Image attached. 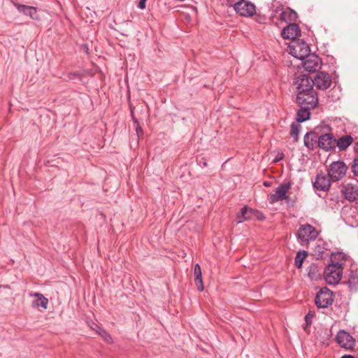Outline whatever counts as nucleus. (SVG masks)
<instances>
[{
  "label": "nucleus",
  "mask_w": 358,
  "mask_h": 358,
  "mask_svg": "<svg viewBox=\"0 0 358 358\" xmlns=\"http://www.w3.org/2000/svg\"><path fill=\"white\" fill-rule=\"evenodd\" d=\"M345 262V255L343 252H337L331 257V264L328 265L324 271L325 282L329 285H337L343 275V264Z\"/></svg>",
  "instance_id": "obj_1"
},
{
  "label": "nucleus",
  "mask_w": 358,
  "mask_h": 358,
  "mask_svg": "<svg viewBox=\"0 0 358 358\" xmlns=\"http://www.w3.org/2000/svg\"><path fill=\"white\" fill-rule=\"evenodd\" d=\"M236 13L244 17H251L256 13V7L252 3L245 0H227Z\"/></svg>",
  "instance_id": "obj_2"
},
{
  "label": "nucleus",
  "mask_w": 358,
  "mask_h": 358,
  "mask_svg": "<svg viewBox=\"0 0 358 358\" xmlns=\"http://www.w3.org/2000/svg\"><path fill=\"white\" fill-rule=\"evenodd\" d=\"M316 229L308 224L301 225L297 232V240L301 245H305L315 241L318 236Z\"/></svg>",
  "instance_id": "obj_3"
},
{
  "label": "nucleus",
  "mask_w": 358,
  "mask_h": 358,
  "mask_svg": "<svg viewBox=\"0 0 358 358\" xmlns=\"http://www.w3.org/2000/svg\"><path fill=\"white\" fill-rule=\"evenodd\" d=\"M310 48L308 45L302 40H293L288 45V52L293 57L303 60L310 54Z\"/></svg>",
  "instance_id": "obj_4"
},
{
  "label": "nucleus",
  "mask_w": 358,
  "mask_h": 358,
  "mask_svg": "<svg viewBox=\"0 0 358 358\" xmlns=\"http://www.w3.org/2000/svg\"><path fill=\"white\" fill-rule=\"evenodd\" d=\"M333 292L325 287L320 289L315 298V303L318 308H328L333 303Z\"/></svg>",
  "instance_id": "obj_5"
},
{
  "label": "nucleus",
  "mask_w": 358,
  "mask_h": 358,
  "mask_svg": "<svg viewBox=\"0 0 358 358\" xmlns=\"http://www.w3.org/2000/svg\"><path fill=\"white\" fill-rule=\"evenodd\" d=\"M296 100L301 106L311 109L315 108L318 102L317 93L314 90H309L306 93H298Z\"/></svg>",
  "instance_id": "obj_6"
},
{
  "label": "nucleus",
  "mask_w": 358,
  "mask_h": 358,
  "mask_svg": "<svg viewBox=\"0 0 358 358\" xmlns=\"http://www.w3.org/2000/svg\"><path fill=\"white\" fill-rule=\"evenodd\" d=\"M347 166L343 162H334L328 169V176L333 181H338L345 176Z\"/></svg>",
  "instance_id": "obj_7"
},
{
  "label": "nucleus",
  "mask_w": 358,
  "mask_h": 358,
  "mask_svg": "<svg viewBox=\"0 0 358 358\" xmlns=\"http://www.w3.org/2000/svg\"><path fill=\"white\" fill-rule=\"evenodd\" d=\"M291 185L289 182L280 184L275 188L274 193L268 196V200L270 203L273 204L279 201L287 200V193L290 189Z\"/></svg>",
  "instance_id": "obj_8"
},
{
  "label": "nucleus",
  "mask_w": 358,
  "mask_h": 358,
  "mask_svg": "<svg viewBox=\"0 0 358 358\" xmlns=\"http://www.w3.org/2000/svg\"><path fill=\"white\" fill-rule=\"evenodd\" d=\"M313 80L303 75L296 77L294 81L296 91L298 93H306L309 90H313Z\"/></svg>",
  "instance_id": "obj_9"
},
{
  "label": "nucleus",
  "mask_w": 358,
  "mask_h": 358,
  "mask_svg": "<svg viewBox=\"0 0 358 358\" xmlns=\"http://www.w3.org/2000/svg\"><path fill=\"white\" fill-rule=\"evenodd\" d=\"M303 60V67L308 72H315L321 67V60L315 54H309Z\"/></svg>",
  "instance_id": "obj_10"
},
{
  "label": "nucleus",
  "mask_w": 358,
  "mask_h": 358,
  "mask_svg": "<svg viewBox=\"0 0 358 358\" xmlns=\"http://www.w3.org/2000/svg\"><path fill=\"white\" fill-rule=\"evenodd\" d=\"M336 340L341 348L350 349L355 345V340L346 331L341 330L338 332Z\"/></svg>",
  "instance_id": "obj_11"
},
{
  "label": "nucleus",
  "mask_w": 358,
  "mask_h": 358,
  "mask_svg": "<svg viewBox=\"0 0 358 358\" xmlns=\"http://www.w3.org/2000/svg\"><path fill=\"white\" fill-rule=\"evenodd\" d=\"M314 85L319 90H326L331 85V78L325 72H320L313 80Z\"/></svg>",
  "instance_id": "obj_12"
},
{
  "label": "nucleus",
  "mask_w": 358,
  "mask_h": 358,
  "mask_svg": "<svg viewBox=\"0 0 358 358\" xmlns=\"http://www.w3.org/2000/svg\"><path fill=\"white\" fill-rule=\"evenodd\" d=\"M331 181L329 177L323 173H318L313 182V187L318 191H327L330 188Z\"/></svg>",
  "instance_id": "obj_13"
},
{
  "label": "nucleus",
  "mask_w": 358,
  "mask_h": 358,
  "mask_svg": "<svg viewBox=\"0 0 358 358\" xmlns=\"http://www.w3.org/2000/svg\"><path fill=\"white\" fill-rule=\"evenodd\" d=\"M336 138L331 134H325L319 136L318 147L326 151L335 147Z\"/></svg>",
  "instance_id": "obj_14"
},
{
  "label": "nucleus",
  "mask_w": 358,
  "mask_h": 358,
  "mask_svg": "<svg viewBox=\"0 0 358 358\" xmlns=\"http://www.w3.org/2000/svg\"><path fill=\"white\" fill-rule=\"evenodd\" d=\"M341 192L347 200L354 201L358 199V185L346 184L342 187Z\"/></svg>",
  "instance_id": "obj_15"
},
{
  "label": "nucleus",
  "mask_w": 358,
  "mask_h": 358,
  "mask_svg": "<svg viewBox=\"0 0 358 358\" xmlns=\"http://www.w3.org/2000/svg\"><path fill=\"white\" fill-rule=\"evenodd\" d=\"M299 27L295 23H290L282 31V36L285 39L296 40V38L300 34Z\"/></svg>",
  "instance_id": "obj_16"
},
{
  "label": "nucleus",
  "mask_w": 358,
  "mask_h": 358,
  "mask_svg": "<svg viewBox=\"0 0 358 358\" xmlns=\"http://www.w3.org/2000/svg\"><path fill=\"white\" fill-rule=\"evenodd\" d=\"M29 296L31 297H34L35 300L32 301L31 306L33 308H42L43 309H47L48 304V299L45 297L41 293H29Z\"/></svg>",
  "instance_id": "obj_17"
},
{
  "label": "nucleus",
  "mask_w": 358,
  "mask_h": 358,
  "mask_svg": "<svg viewBox=\"0 0 358 358\" xmlns=\"http://www.w3.org/2000/svg\"><path fill=\"white\" fill-rule=\"evenodd\" d=\"M15 8L24 15L29 16L31 19L36 20L38 18L37 10L35 7L29 6L26 5L14 3Z\"/></svg>",
  "instance_id": "obj_18"
},
{
  "label": "nucleus",
  "mask_w": 358,
  "mask_h": 358,
  "mask_svg": "<svg viewBox=\"0 0 358 358\" xmlns=\"http://www.w3.org/2000/svg\"><path fill=\"white\" fill-rule=\"evenodd\" d=\"M319 136L315 132L307 133L303 138L304 145L309 149L313 150L318 145Z\"/></svg>",
  "instance_id": "obj_19"
},
{
  "label": "nucleus",
  "mask_w": 358,
  "mask_h": 358,
  "mask_svg": "<svg viewBox=\"0 0 358 358\" xmlns=\"http://www.w3.org/2000/svg\"><path fill=\"white\" fill-rule=\"evenodd\" d=\"M194 274L195 276V284L196 285L199 291H203L204 287L202 280V273L199 264H196L194 266Z\"/></svg>",
  "instance_id": "obj_20"
},
{
  "label": "nucleus",
  "mask_w": 358,
  "mask_h": 358,
  "mask_svg": "<svg viewBox=\"0 0 358 358\" xmlns=\"http://www.w3.org/2000/svg\"><path fill=\"white\" fill-rule=\"evenodd\" d=\"M297 17V13L294 10L287 8L281 13L280 18L282 21L287 22L295 21Z\"/></svg>",
  "instance_id": "obj_21"
},
{
  "label": "nucleus",
  "mask_w": 358,
  "mask_h": 358,
  "mask_svg": "<svg viewBox=\"0 0 358 358\" xmlns=\"http://www.w3.org/2000/svg\"><path fill=\"white\" fill-rule=\"evenodd\" d=\"M327 250L326 245L322 241H317L314 249L313 255L317 259H322Z\"/></svg>",
  "instance_id": "obj_22"
},
{
  "label": "nucleus",
  "mask_w": 358,
  "mask_h": 358,
  "mask_svg": "<svg viewBox=\"0 0 358 358\" xmlns=\"http://www.w3.org/2000/svg\"><path fill=\"white\" fill-rule=\"evenodd\" d=\"M348 283L351 289H358V268L351 270Z\"/></svg>",
  "instance_id": "obj_23"
},
{
  "label": "nucleus",
  "mask_w": 358,
  "mask_h": 358,
  "mask_svg": "<svg viewBox=\"0 0 358 358\" xmlns=\"http://www.w3.org/2000/svg\"><path fill=\"white\" fill-rule=\"evenodd\" d=\"M253 210L248 208L246 206L242 208L241 212L236 216L237 223H241L250 219Z\"/></svg>",
  "instance_id": "obj_24"
},
{
  "label": "nucleus",
  "mask_w": 358,
  "mask_h": 358,
  "mask_svg": "<svg viewBox=\"0 0 358 358\" xmlns=\"http://www.w3.org/2000/svg\"><path fill=\"white\" fill-rule=\"evenodd\" d=\"M311 108L301 106V108L298 110L296 114V122H303L309 119L310 117V110Z\"/></svg>",
  "instance_id": "obj_25"
},
{
  "label": "nucleus",
  "mask_w": 358,
  "mask_h": 358,
  "mask_svg": "<svg viewBox=\"0 0 358 358\" xmlns=\"http://www.w3.org/2000/svg\"><path fill=\"white\" fill-rule=\"evenodd\" d=\"M352 142V138L350 136H345L340 138L336 143L341 150H345Z\"/></svg>",
  "instance_id": "obj_26"
},
{
  "label": "nucleus",
  "mask_w": 358,
  "mask_h": 358,
  "mask_svg": "<svg viewBox=\"0 0 358 358\" xmlns=\"http://www.w3.org/2000/svg\"><path fill=\"white\" fill-rule=\"evenodd\" d=\"M307 252L302 250L297 252L295 257V266L297 268H301L303 264V259L307 257Z\"/></svg>",
  "instance_id": "obj_27"
},
{
  "label": "nucleus",
  "mask_w": 358,
  "mask_h": 358,
  "mask_svg": "<svg viewBox=\"0 0 358 358\" xmlns=\"http://www.w3.org/2000/svg\"><path fill=\"white\" fill-rule=\"evenodd\" d=\"M300 125L297 123H292L291 125L290 135L294 138V141H297L299 138Z\"/></svg>",
  "instance_id": "obj_28"
},
{
  "label": "nucleus",
  "mask_w": 358,
  "mask_h": 358,
  "mask_svg": "<svg viewBox=\"0 0 358 358\" xmlns=\"http://www.w3.org/2000/svg\"><path fill=\"white\" fill-rule=\"evenodd\" d=\"M99 335L101 336V338L107 343H110L113 342V339L110 336V335L103 329H99V331L97 332Z\"/></svg>",
  "instance_id": "obj_29"
},
{
  "label": "nucleus",
  "mask_w": 358,
  "mask_h": 358,
  "mask_svg": "<svg viewBox=\"0 0 358 358\" xmlns=\"http://www.w3.org/2000/svg\"><path fill=\"white\" fill-rule=\"evenodd\" d=\"M352 169L354 174L358 176V158L354 159Z\"/></svg>",
  "instance_id": "obj_30"
},
{
  "label": "nucleus",
  "mask_w": 358,
  "mask_h": 358,
  "mask_svg": "<svg viewBox=\"0 0 358 358\" xmlns=\"http://www.w3.org/2000/svg\"><path fill=\"white\" fill-rule=\"evenodd\" d=\"M89 327H90L91 329L96 331V333L99 331V329H101V327H100L97 324H96L94 322H90Z\"/></svg>",
  "instance_id": "obj_31"
},
{
  "label": "nucleus",
  "mask_w": 358,
  "mask_h": 358,
  "mask_svg": "<svg viewBox=\"0 0 358 358\" xmlns=\"http://www.w3.org/2000/svg\"><path fill=\"white\" fill-rule=\"evenodd\" d=\"M316 272H317V268L315 266H311L310 268V271L308 272V276L311 279L315 278V274Z\"/></svg>",
  "instance_id": "obj_32"
},
{
  "label": "nucleus",
  "mask_w": 358,
  "mask_h": 358,
  "mask_svg": "<svg viewBox=\"0 0 358 358\" xmlns=\"http://www.w3.org/2000/svg\"><path fill=\"white\" fill-rule=\"evenodd\" d=\"M147 0H140L138 3V8L141 10H143L145 8V3Z\"/></svg>",
  "instance_id": "obj_33"
},
{
  "label": "nucleus",
  "mask_w": 358,
  "mask_h": 358,
  "mask_svg": "<svg viewBox=\"0 0 358 358\" xmlns=\"http://www.w3.org/2000/svg\"><path fill=\"white\" fill-rule=\"evenodd\" d=\"M341 358H355V357L351 355H345L342 356Z\"/></svg>",
  "instance_id": "obj_34"
},
{
  "label": "nucleus",
  "mask_w": 358,
  "mask_h": 358,
  "mask_svg": "<svg viewBox=\"0 0 358 358\" xmlns=\"http://www.w3.org/2000/svg\"><path fill=\"white\" fill-rule=\"evenodd\" d=\"M140 132H142V129L141 127H137L136 128V133H137L138 136L139 135Z\"/></svg>",
  "instance_id": "obj_35"
},
{
  "label": "nucleus",
  "mask_w": 358,
  "mask_h": 358,
  "mask_svg": "<svg viewBox=\"0 0 358 358\" xmlns=\"http://www.w3.org/2000/svg\"><path fill=\"white\" fill-rule=\"evenodd\" d=\"M264 185L265 186H267V187H268V186H269V184H268V182H264Z\"/></svg>",
  "instance_id": "obj_36"
},
{
  "label": "nucleus",
  "mask_w": 358,
  "mask_h": 358,
  "mask_svg": "<svg viewBox=\"0 0 358 358\" xmlns=\"http://www.w3.org/2000/svg\"><path fill=\"white\" fill-rule=\"evenodd\" d=\"M356 150L358 152V142L356 143Z\"/></svg>",
  "instance_id": "obj_37"
}]
</instances>
